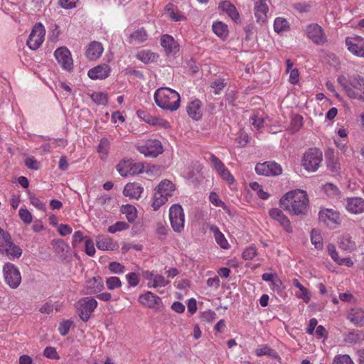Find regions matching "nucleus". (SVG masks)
<instances>
[{"mask_svg":"<svg viewBox=\"0 0 364 364\" xmlns=\"http://www.w3.org/2000/svg\"><path fill=\"white\" fill-rule=\"evenodd\" d=\"M255 171L259 175L275 176L282 173V168L279 164L274 161H265L257 164L255 166Z\"/></svg>","mask_w":364,"mask_h":364,"instance_id":"13","label":"nucleus"},{"mask_svg":"<svg viewBox=\"0 0 364 364\" xmlns=\"http://www.w3.org/2000/svg\"><path fill=\"white\" fill-rule=\"evenodd\" d=\"M299 289L300 292L296 293V296L299 299H302L305 303H308L311 299V294H310L309 290L306 287H304L303 285Z\"/></svg>","mask_w":364,"mask_h":364,"instance_id":"56","label":"nucleus"},{"mask_svg":"<svg viewBox=\"0 0 364 364\" xmlns=\"http://www.w3.org/2000/svg\"><path fill=\"white\" fill-rule=\"evenodd\" d=\"M43 355L50 359H55V360L60 359V356H59L55 348L52 347V346H48L44 349Z\"/></svg>","mask_w":364,"mask_h":364,"instance_id":"52","label":"nucleus"},{"mask_svg":"<svg viewBox=\"0 0 364 364\" xmlns=\"http://www.w3.org/2000/svg\"><path fill=\"white\" fill-rule=\"evenodd\" d=\"M19 217L26 224H30L32 222L31 213L24 208H21L18 212Z\"/></svg>","mask_w":364,"mask_h":364,"instance_id":"59","label":"nucleus"},{"mask_svg":"<svg viewBox=\"0 0 364 364\" xmlns=\"http://www.w3.org/2000/svg\"><path fill=\"white\" fill-rule=\"evenodd\" d=\"M138 301L144 306L150 309H154L161 303V299L159 296L149 291L141 294L139 296Z\"/></svg>","mask_w":364,"mask_h":364,"instance_id":"19","label":"nucleus"},{"mask_svg":"<svg viewBox=\"0 0 364 364\" xmlns=\"http://www.w3.org/2000/svg\"><path fill=\"white\" fill-rule=\"evenodd\" d=\"M143 188L138 183H127L123 190V194L130 198L138 199L140 198Z\"/></svg>","mask_w":364,"mask_h":364,"instance_id":"28","label":"nucleus"},{"mask_svg":"<svg viewBox=\"0 0 364 364\" xmlns=\"http://www.w3.org/2000/svg\"><path fill=\"white\" fill-rule=\"evenodd\" d=\"M269 214L273 220L278 221L287 232H291L290 221L281 210L272 208L269 210Z\"/></svg>","mask_w":364,"mask_h":364,"instance_id":"22","label":"nucleus"},{"mask_svg":"<svg viewBox=\"0 0 364 364\" xmlns=\"http://www.w3.org/2000/svg\"><path fill=\"white\" fill-rule=\"evenodd\" d=\"M212 29L214 33L221 38H225L228 36V26L221 21L214 22Z\"/></svg>","mask_w":364,"mask_h":364,"instance_id":"35","label":"nucleus"},{"mask_svg":"<svg viewBox=\"0 0 364 364\" xmlns=\"http://www.w3.org/2000/svg\"><path fill=\"white\" fill-rule=\"evenodd\" d=\"M148 34L144 28H139L129 36V43L131 44L142 43L147 40Z\"/></svg>","mask_w":364,"mask_h":364,"instance_id":"30","label":"nucleus"},{"mask_svg":"<svg viewBox=\"0 0 364 364\" xmlns=\"http://www.w3.org/2000/svg\"><path fill=\"white\" fill-rule=\"evenodd\" d=\"M257 255V250L254 246H250L245 250L242 257L245 260H251Z\"/></svg>","mask_w":364,"mask_h":364,"instance_id":"57","label":"nucleus"},{"mask_svg":"<svg viewBox=\"0 0 364 364\" xmlns=\"http://www.w3.org/2000/svg\"><path fill=\"white\" fill-rule=\"evenodd\" d=\"M97 306V301L92 297H85L80 299L76 304V308L80 318L87 322L92 313Z\"/></svg>","mask_w":364,"mask_h":364,"instance_id":"8","label":"nucleus"},{"mask_svg":"<svg viewBox=\"0 0 364 364\" xmlns=\"http://www.w3.org/2000/svg\"><path fill=\"white\" fill-rule=\"evenodd\" d=\"M54 56L62 69L70 72L73 69L71 53L66 47H60L54 52Z\"/></svg>","mask_w":364,"mask_h":364,"instance_id":"12","label":"nucleus"},{"mask_svg":"<svg viewBox=\"0 0 364 364\" xmlns=\"http://www.w3.org/2000/svg\"><path fill=\"white\" fill-rule=\"evenodd\" d=\"M129 228V225L125 222L118 221L112 225L109 226L108 232L110 233H115L119 231H122Z\"/></svg>","mask_w":364,"mask_h":364,"instance_id":"49","label":"nucleus"},{"mask_svg":"<svg viewBox=\"0 0 364 364\" xmlns=\"http://www.w3.org/2000/svg\"><path fill=\"white\" fill-rule=\"evenodd\" d=\"M126 279L129 285L132 287H136L139 283V274L135 272H131L126 275Z\"/></svg>","mask_w":364,"mask_h":364,"instance_id":"55","label":"nucleus"},{"mask_svg":"<svg viewBox=\"0 0 364 364\" xmlns=\"http://www.w3.org/2000/svg\"><path fill=\"white\" fill-rule=\"evenodd\" d=\"M303 126V117L300 115H295L291 122V129L293 132H297Z\"/></svg>","mask_w":364,"mask_h":364,"instance_id":"53","label":"nucleus"},{"mask_svg":"<svg viewBox=\"0 0 364 364\" xmlns=\"http://www.w3.org/2000/svg\"><path fill=\"white\" fill-rule=\"evenodd\" d=\"M0 253L10 260L18 259L23 253L22 249L14 243L10 233L0 227Z\"/></svg>","mask_w":364,"mask_h":364,"instance_id":"4","label":"nucleus"},{"mask_svg":"<svg viewBox=\"0 0 364 364\" xmlns=\"http://www.w3.org/2000/svg\"><path fill=\"white\" fill-rule=\"evenodd\" d=\"M105 284L109 290H114L122 287L120 279L114 276L106 278Z\"/></svg>","mask_w":364,"mask_h":364,"instance_id":"46","label":"nucleus"},{"mask_svg":"<svg viewBox=\"0 0 364 364\" xmlns=\"http://www.w3.org/2000/svg\"><path fill=\"white\" fill-rule=\"evenodd\" d=\"M154 100L160 108L173 112L179 108L181 97L171 88L161 87L155 92Z\"/></svg>","mask_w":364,"mask_h":364,"instance_id":"3","label":"nucleus"},{"mask_svg":"<svg viewBox=\"0 0 364 364\" xmlns=\"http://www.w3.org/2000/svg\"><path fill=\"white\" fill-rule=\"evenodd\" d=\"M226 85V82L224 79H215L213 82H212L210 87L213 89V92L215 95L220 94L221 91L224 89Z\"/></svg>","mask_w":364,"mask_h":364,"instance_id":"48","label":"nucleus"},{"mask_svg":"<svg viewBox=\"0 0 364 364\" xmlns=\"http://www.w3.org/2000/svg\"><path fill=\"white\" fill-rule=\"evenodd\" d=\"M161 45L167 54L174 55L178 51V45L174 38L168 34L161 38Z\"/></svg>","mask_w":364,"mask_h":364,"instance_id":"23","label":"nucleus"},{"mask_svg":"<svg viewBox=\"0 0 364 364\" xmlns=\"http://www.w3.org/2000/svg\"><path fill=\"white\" fill-rule=\"evenodd\" d=\"M168 228L165 222H158L156 224V233L159 237H165L168 234Z\"/></svg>","mask_w":364,"mask_h":364,"instance_id":"54","label":"nucleus"},{"mask_svg":"<svg viewBox=\"0 0 364 364\" xmlns=\"http://www.w3.org/2000/svg\"><path fill=\"white\" fill-rule=\"evenodd\" d=\"M255 15L259 23H263L267 21L269 6L267 0H257L255 4Z\"/></svg>","mask_w":364,"mask_h":364,"instance_id":"20","label":"nucleus"},{"mask_svg":"<svg viewBox=\"0 0 364 364\" xmlns=\"http://www.w3.org/2000/svg\"><path fill=\"white\" fill-rule=\"evenodd\" d=\"M322 152L318 149H310L304 154L301 165L308 171H316L322 161Z\"/></svg>","mask_w":364,"mask_h":364,"instance_id":"7","label":"nucleus"},{"mask_svg":"<svg viewBox=\"0 0 364 364\" xmlns=\"http://www.w3.org/2000/svg\"><path fill=\"white\" fill-rule=\"evenodd\" d=\"M175 189L173 183L169 180H163L156 188V191L170 197Z\"/></svg>","mask_w":364,"mask_h":364,"instance_id":"32","label":"nucleus"},{"mask_svg":"<svg viewBox=\"0 0 364 364\" xmlns=\"http://www.w3.org/2000/svg\"><path fill=\"white\" fill-rule=\"evenodd\" d=\"M117 170L122 176L135 175L144 171V166L140 163H134L132 160L121 161L117 166Z\"/></svg>","mask_w":364,"mask_h":364,"instance_id":"11","label":"nucleus"},{"mask_svg":"<svg viewBox=\"0 0 364 364\" xmlns=\"http://www.w3.org/2000/svg\"><path fill=\"white\" fill-rule=\"evenodd\" d=\"M136 148L145 156L156 157L163 152L161 143L157 139H147Z\"/></svg>","mask_w":364,"mask_h":364,"instance_id":"10","label":"nucleus"},{"mask_svg":"<svg viewBox=\"0 0 364 364\" xmlns=\"http://www.w3.org/2000/svg\"><path fill=\"white\" fill-rule=\"evenodd\" d=\"M169 280L166 279L165 277L161 274H156L152 282L147 283L149 288H159L164 287L169 284Z\"/></svg>","mask_w":364,"mask_h":364,"instance_id":"37","label":"nucleus"},{"mask_svg":"<svg viewBox=\"0 0 364 364\" xmlns=\"http://www.w3.org/2000/svg\"><path fill=\"white\" fill-rule=\"evenodd\" d=\"M104 51L102 44L97 41L91 42L86 48L85 55L90 60H96Z\"/></svg>","mask_w":364,"mask_h":364,"instance_id":"21","label":"nucleus"},{"mask_svg":"<svg viewBox=\"0 0 364 364\" xmlns=\"http://www.w3.org/2000/svg\"><path fill=\"white\" fill-rule=\"evenodd\" d=\"M202 102L196 100L187 105L186 110L188 116L194 120H199L202 117Z\"/></svg>","mask_w":364,"mask_h":364,"instance_id":"24","label":"nucleus"},{"mask_svg":"<svg viewBox=\"0 0 364 364\" xmlns=\"http://www.w3.org/2000/svg\"><path fill=\"white\" fill-rule=\"evenodd\" d=\"M210 201L216 207H221L224 210L226 209L225 203L219 198L217 193L211 192L209 196Z\"/></svg>","mask_w":364,"mask_h":364,"instance_id":"58","label":"nucleus"},{"mask_svg":"<svg viewBox=\"0 0 364 364\" xmlns=\"http://www.w3.org/2000/svg\"><path fill=\"white\" fill-rule=\"evenodd\" d=\"M346 44L348 50L358 57L364 58V38L355 36L348 37L346 39Z\"/></svg>","mask_w":364,"mask_h":364,"instance_id":"15","label":"nucleus"},{"mask_svg":"<svg viewBox=\"0 0 364 364\" xmlns=\"http://www.w3.org/2000/svg\"><path fill=\"white\" fill-rule=\"evenodd\" d=\"M325 193L331 198H337L340 196V191L334 184L331 183H326L323 187Z\"/></svg>","mask_w":364,"mask_h":364,"instance_id":"42","label":"nucleus"},{"mask_svg":"<svg viewBox=\"0 0 364 364\" xmlns=\"http://www.w3.org/2000/svg\"><path fill=\"white\" fill-rule=\"evenodd\" d=\"M26 166L33 170H38L39 168V164L33 157H28L25 160Z\"/></svg>","mask_w":364,"mask_h":364,"instance_id":"64","label":"nucleus"},{"mask_svg":"<svg viewBox=\"0 0 364 364\" xmlns=\"http://www.w3.org/2000/svg\"><path fill=\"white\" fill-rule=\"evenodd\" d=\"M109 149V141L107 138H102L98 146V152L102 159L107 156Z\"/></svg>","mask_w":364,"mask_h":364,"instance_id":"43","label":"nucleus"},{"mask_svg":"<svg viewBox=\"0 0 364 364\" xmlns=\"http://www.w3.org/2000/svg\"><path fill=\"white\" fill-rule=\"evenodd\" d=\"M73 322L70 320H66L62 322L58 328V331L62 336H65L68 333Z\"/></svg>","mask_w":364,"mask_h":364,"instance_id":"62","label":"nucleus"},{"mask_svg":"<svg viewBox=\"0 0 364 364\" xmlns=\"http://www.w3.org/2000/svg\"><path fill=\"white\" fill-rule=\"evenodd\" d=\"M108 268L112 273L117 274H123L125 271V267L117 262H110L109 264Z\"/></svg>","mask_w":364,"mask_h":364,"instance_id":"50","label":"nucleus"},{"mask_svg":"<svg viewBox=\"0 0 364 364\" xmlns=\"http://www.w3.org/2000/svg\"><path fill=\"white\" fill-rule=\"evenodd\" d=\"M96 245L101 250H114L117 245L114 243L112 240L107 235H98L96 237Z\"/></svg>","mask_w":364,"mask_h":364,"instance_id":"27","label":"nucleus"},{"mask_svg":"<svg viewBox=\"0 0 364 364\" xmlns=\"http://www.w3.org/2000/svg\"><path fill=\"white\" fill-rule=\"evenodd\" d=\"M92 100L97 105H106L108 102V95L103 92H96L90 96Z\"/></svg>","mask_w":364,"mask_h":364,"instance_id":"41","label":"nucleus"},{"mask_svg":"<svg viewBox=\"0 0 364 364\" xmlns=\"http://www.w3.org/2000/svg\"><path fill=\"white\" fill-rule=\"evenodd\" d=\"M346 209L352 214L363 213L364 212V199L360 197L346 198Z\"/></svg>","mask_w":364,"mask_h":364,"instance_id":"18","label":"nucleus"},{"mask_svg":"<svg viewBox=\"0 0 364 364\" xmlns=\"http://www.w3.org/2000/svg\"><path fill=\"white\" fill-rule=\"evenodd\" d=\"M339 247L344 250L351 251L355 248V244L350 237L343 236L340 240Z\"/></svg>","mask_w":364,"mask_h":364,"instance_id":"45","label":"nucleus"},{"mask_svg":"<svg viewBox=\"0 0 364 364\" xmlns=\"http://www.w3.org/2000/svg\"><path fill=\"white\" fill-rule=\"evenodd\" d=\"M255 354L257 356H262V355H268L270 358H279L278 353L271 348L264 346L261 348H257L255 350Z\"/></svg>","mask_w":364,"mask_h":364,"instance_id":"40","label":"nucleus"},{"mask_svg":"<svg viewBox=\"0 0 364 364\" xmlns=\"http://www.w3.org/2000/svg\"><path fill=\"white\" fill-rule=\"evenodd\" d=\"M216 318H217L216 314L211 310L205 311L201 313V319L203 321L210 323V322L213 321L214 320H215Z\"/></svg>","mask_w":364,"mask_h":364,"instance_id":"60","label":"nucleus"},{"mask_svg":"<svg viewBox=\"0 0 364 364\" xmlns=\"http://www.w3.org/2000/svg\"><path fill=\"white\" fill-rule=\"evenodd\" d=\"M332 364H354L348 355H338L335 356Z\"/></svg>","mask_w":364,"mask_h":364,"instance_id":"51","label":"nucleus"},{"mask_svg":"<svg viewBox=\"0 0 364 364\" xmlns=\"http://www.w3.org/2000/svg\"><path fill=\"white\" fill-rule=\"evenodd\" d=\"M289 25L287 19L278 17L274 20V28L277 33L286 31L289 28Z\"/></svg>","mask_w":364,"mask_h":364,"instance_id":"44","label":"nucleus"},{"mask_svg":"<svg viewBox=\"0 0 364 364\" xmlns=\"http://www.w3.org/2000/svg\"><path fill=\"white\" fill-rule=\"evenodd\" d=\"M327 166L332 173H337L341 170V164L338 159L334 156L333 152L328 151L327 152Z\"/></svg>","mask_w":364,"mask_h":364,"instance_id":"34","label":"nucleus"},{"mask_svg":"<svg viewBox=\"0 0 364 364\" xmlns=\"http://www.w3.org/2000/svg\"><path fill=\"white\" fill-rule=\"evenodd\" d=\"M111 72V68L107 64L98 65L87 72L88 77L92 80H104L107 78Z\"/></svg>","mask_w":364,"mask_h":364,"instance_id":"17","label":"nucleus"},{"mask_svg":"<svg viewBox=\"0 0 364 364\" xmlns=\"http://www.w3.org/2000/svg\"><path fill=\"white\" fill-rule=\"evenodd\" d=\"M337 81L349 98L364 102L363 77L354 75L347 79L345 76L341 75L338 77Z\"/></svg>","mask_w":364,"mask_h":364,"instance_id":"2","label":"nucleus"},{"mask_svg":"<svg viewBox=\"0 0 364 364\" xmlns=\"http://www.w3.org/2000/svg\"><path fill=\"white\" fill-rule=\"evenodd\" d=\"M318 219L330 228H336L340 223L339 213L332 209H322L319 211Z\"/></svg>","mask_w":364,"mask_h":364,"instance_id":"14","label":"nucleus"},{"mask_svg":"<svg viewBox=\"0 0 364 364\" xmlns=\"http://www.w3.org/2000/svg\"><path fill=\"white\" fill-rule=\"evenodd\" d=\"M46 30L41 23H37L33 27L26 44L31 50L38 49L43 43L45 38Z\"/></svg>","mask_w":364,"mask_h":364,"instance_id":"9","label":"nucleus"},{"mask_svg":"<svg viewBox=\"0 0 364 364\" xmlns=\"http://www.w3.org/2000/svg\"><path fill=\"white\" fill-rule=\"evenodd\" d=\"M166 11L168 16L174 21H183L186 18L173 4H169L166 5Z\"/></svg>","mask_w":364,"mask_h":364,"instance_id":"36","label":"nucleus"},{"mask_svg":"<svg viewBox=\"0 0 364 364\" xmlns=\"http://www.w3.org/2000/svg\"><path fill=\"white\" fill-rule=\"evenodd\" d=\"M306 34L308 38L317 45H322L327 41L323 30L316 23L310 24L306 28Z\"/></svg>","mask_w":364,"mask_h":364,"instance_id":"16","label":"nucleus"},{"mask_svg":"<svg viewBox=\"0 0 364 364\" xmlns=\"http://www.w3.org/2000/svg\"><path fill=\"white\" fill-rule=\"evenodd\" d=\"M218 174L223 178V180L226 181L229 184H232L235 181L233 176L231 175V173L226 168L220 171L218 173Z\"/></svg>","mask_w":364,"mask_h":364,"instance_id":"63","label":"nucleus"},{"mask_svg":"<svg viewBox=\"0 0 364 364\" xmlns=\"http://www.w3.org/2000/svg\"><path fill=\"white\" fill-rule=\"evenodd\" d=\"M209 229L213 233L217 244L223 249H228L229 247L228 242L218 228L215 225H211Z\"/></svg>","mask_w":364,"mask_h":364,"instance_id":"31","label":"nucleus"},{"mask_svg":"<svg viewBox=\"0 0 364 364\" xmlns=\"http://www.w3.org/2000/svg\"><path fill=\"white\" fill-rule=\"evenodd\" d=\"M218 10L228 14L235 21L240 18V14L235 6L229 1H221L218 4Z\"/></svg>","mask_w":364,"mask_h":364,"instance_id":"26","label":"nucleus"},{"mask_svg":"<svg viewBox=\"0 0 364 364\" xmlns=\"http://www.w3.org/2000/svg\"><path fill=\"white\" fill-rule=\"evenodd\" d=\"M348 319L355 326L364 324V310L360 308H355L350 310Z\"/></svg>","mask_w":364,"mask_h":364,"instance_id":"29","label":"nucleus"},{"mask_svg":"<svg viewBox=\"0 0 364 364\" xmlns=\"http://www.w3.org/2000/svg\"><path fill=\"white\" fill-rule=\"evenodd\" d=\"M210 161L213 164L214 168L218 173L225 168L224 164L213 154L210 156Z\"/></svg>","mask_w":364,"mask_h":364,"instance_id":"61","label":"nucleus"},{"mask_svg":"<svg viewBox=\"0 0 364 364\" xmlns=\"http://www.w3.org/2000/svg\"><path fill=\"white\" fill-rule=\"evenodd\" d=\"M2 271L5 283L13 289L18 288L21 282L18 268L11 262H6L3 266Z\"/></svg>","mask_w":364,"mask_h":364,"instance_id":"5","label":"nucleus"},{"mask_svg":"<svg viewBox=\"0 0 364 364\" xmlns=\"http://www.w3.org/2000/svg\"><path fill=\"white\" fill-rule=\"evenodd\" d=\"M280 205L291 214L304 215L309 205L307 193L299 189L289 191L280 199Z\"/></svg>","mask_w":364,"mask_h":364,"instance_id":"1","label":"nucleus"},{"mask_svg":"<svg viewBox=\"0 0 364 364\" xmlns=\"http://www.w3.org/2000/svg\"><path fill=\"white\" fill-rule=\"evenodd\" d=\"M87 294H94L100 293L104 288L101 277H92L86 282Z\"/></svg>","mask_w":364,"mask_h":364,"instance_id":"25","label":"nucleus"},{"mask_svg":"<svg viewBox=\"0 0 364 364\" xmlns=\"http://www.w3.org/2000/svg\"><path fill=\"white\" fill-rule=\"evenodd\" d=\"M121 211L126 215V218L129 223H133L136 220L137 213L136 209L134 205H122L121 208Z\"/></svg>","mask_w":364,"mask_h":364,"instance_id":"38","label":"nucleus"},{"mask_svg":"<svg viewBox=\"0 0 364 364\" xmlns=\"http://www.w3.org/2000/svg\"><path fill=\"white\" fill-rule=\"evenodd\" d=\"M168 196L156 191L152 203V207L154 210H159L163 205L166 203V202L168 200Z\"/></svg>","mask_w":364,"mask_h":364,"instance_id":"39","label":"nucleus"},{"mask_svg":"<svg viewBox=\"0 0 364 364\" xmlns=\"http://www.w3.org/2000/svg\"><path fill=\"white\" fill-rule=\"evenodd\" d=\"M311 241L316 248L320 249L323 246L322 237L317 230H312L311 232Z\"/></svg>","mask_w":364,"mask_h":364,"instance_id":"47","label":"nucleus"},{"mask_svg":"<svg viewBox=\"0 0 364 364\" xmlns=\"http://www.w3.org/2000/svg\"><path fill=\"white\" fill-rule=\"evenodd\" d=\"M136 58L145 64L154 63L156 60L158 55L150 50H141L136 55Z\"/></svg>","mask_w":364,"mask_h":364,"instance_id":"33","label":"nucleus"},{"mask_svg":"<svg viewBox=\"0 0 364 364\" xmlns=\"http://www.w3.org/2000/svg\"><path fill=\"white\" fill-rule=\"evenodd\" d=\"M169 220L173 230L181 233L184 230L185 215L182 206L173 204L169 209Z\"/></svg>","mask_w":364,"mask_h":364,"instance_id":"6","label":"nucleus"}]
</instances>
